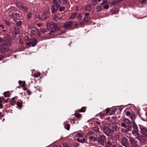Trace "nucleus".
<instances>
[{
  "label": "nucleus",
  "instance_id": "f257e3e1",
  "mask_svg": "<svg viewBox=\"0 0 147 147\" xmlns=\"http://www.w3.org/2000/svg\"><path fill=\"white\" fill-rule=\"evenodd\" d=\"M119 127L116 125H114L111 129L106 128L105 129V133L107 136H108L109 134L108 133H113L114 132L118 131L119 130Z\"/></svg>",
  "mask_w": 147,
  "mask_h": 147
},
{
  "label": "nucleus",
  "instance_id": "f03ea898",
  "mask_svg": "<svg viewBox=\"0 0 147 147\" xmlns=\"http://www.w3.org/2000/svg\"><path fill=\"white\" fill-rule=\"evenodd\" d=\"M4 41L6 42L7 41H8V43L4 42L1 46H0V51L2 53H3L5 51H7L8 49V47L10 45V41L9 40H7V41L5 40V39L4 40Z\"/></svg>",
  "mask_w": 147,
  "mask_h": 147
},
{
  "label": "nucleus",
  "instance_id": "7ed1b4c3",
  "mask_svg": "<svg viewBox=\"0 0 147 147\" xmlns=\"http://www.w3.org/2000/svg\"><path fill=\"white\" fill-rule=\"evenodd\" d=\"M50 12L49 10H47L43 12L42 15H40L38 16L39 19L41 20H46L49 18Z\"/></svg>",
  "mask_w": 147,
  "mask_h": 147
},
{
  "label": "nucleus",
  "instance_id": "20e7f679",
  "mask_svg": "<svg viewBox=\"0 0 147 147\" xmlns=\"http://www.w3.org/2000/svg\"><path fill=\"white\" fill-rule=\"evenodd\" d=\"M37 43V41L35 38H32L30 41L26 42V44L29 46L34 47Z\"/></svg>",
  "mask_w": 147,
  "mask_h": 147
},
{
  "label": "nucleus",
  "instance_id": "39448f33",
  "mask_svg": "<svg viewBox=\"0 0 147 147\" xmlns=\"http://www.w3.org/2000/svg\"><path fill=\"white\" fill-rule=\"evenodd\" d=\"M106 140L105 137V136L102 135L97 138V141L98 143H100L102 145H103L105 141Z\"/></svg>",
  "mask_w": 147,
  "mask_h": 147
},
{
  "label": "nucleus",
  "instance_id": "423d86ee",
  "mask_svg": "<svg viewBox=\"0 0 147 147\" xmlns=\"http://www.w3.org/2000/svg\"><path fill=\"white\" fill-rule=\"evenodd\" d=\"M129 141L132 147H137V142L134 138L130 137Z\"/></svg>",
  "mask_w": 147,
  "mask_h": 147
},
{
  "label": "nucleus",
  "instance_id": "0eeeda50",
  "mask_svg": "<svg viewBox=\"0 0 147 147\" xmlns=\"http://www.w3.org/2000/svg\"><path fill=\"white\" fill-rule=\"evenodd\" d=\"M73 24L71 21L66 22L63 25V27L66 29H69L72 26Z\"/></svg>",
  "mask_w": 147,
  "mask_h": 147
},
{
  "label": "nucleus",
  "instance_id": "6e6552de",
  "mask_svg": "<svg viewBox=\"0 0 147 147\" xmlns=\"http://www.w3.org/2000/svg\"><path fill=\"white\" fill-rule=\"evenodd\" d=\"M121 143L123 146H127V145L128 144L127 139L125 138L122 137L121 139Z\"/></svg>",
  "mask_w": 147,
  "mask_h": 147
},
{
  "label": "nucleus",
  "instance_id": "1a4fd4ad",
  "mask_svg": "<svg viewBox=\"0 0 147 147\" xmlns=\"http://www.w3.org/2000/svg\"><path fill=\"white\" fill-rule=\"evenodd\" d=\"M105 144L107 147H116V145L111 141H108Z\"/></svg>",
  "mask_w": 147,
  "mask_h": 147
},
{
  "label": "nucleus",
  "instance_id": "9d476101",
  "mask_svg": "<svg viewBox=\"0 0 147 147\" xmlns=\"http://www.w3.org/2000/svg\"><path fill=\"white\" fill-rule=\"evenodd\" d=\"M140 126L142 134L143 135L145 134L147 132V129L143 125H140Z\"/></svg>",
  "mask_w": 147,
  "mask_h": 147
},
{
  "label": "nucleus",
  "instance_id": "9b49d317",
  "mask_svg": "<svg viewBox=\"0 0 147 147\" xmlns=\"http://www.w3.org/2000/svg\"><path fill=\"white\" fill-rule=\"evenodd\" d=\"M132 134L136 137V138L138 139L139 138L140 134L138 132V131H132Z\"/></svg>",
  "mask_w": 147,
  "mask_h": 147
},
{
  "label": "nucleus",
  "instance_id": "f8f14e48",
  "mask_svg": "<svg viewBox=\"0 0 147 147\" xmlns=\"http://www.w3.org/2000/svg\"><path fill=\"white\" fill-rule=\"evenodd\" d=\"M138 139L142 143L146 141L145 137L141 135L139 136V138H138Z\"/></svg>",
  "mask_w": 147,
  "mask_h": 147
},
{
  "label": "nucleus",
  "instance_id": "ddd939ff",
  "mask_svg": "<svg viewBox=\"0 0 147 147\" xmlns=\"http://www.w3.org/2000/svg\"><path fill=\"white\" fill-rule=\"evenodd\" d=\"M132 126L133 129V130L132 131H138V126L134 121V123Z\"/></svg>",
  "mask_w": 147,
  "mask_h": 147
},
{
  "label": "nucleus",
  "instance_id": "4468645a",
  "mask_svg": "<svg viewBox=\"0 0 147 147\" xmlns=\"http://www.w3.org/2000/svg\"><path fill=\"white\" fill-rule=\"evenodd\" d=\"M89 140L90 141H97V138L94 137L93 136H90L89 138Z\"/></svg>",
  "mask_w": 147,
  "mask_h": 147
},
{
  "label": "nucleus",
  "instance_id": "2eb2a0df",
  "mask_svg": "<svg viewBox=\"0 0 147 147\" xmlns=\"http://www.w3.org/2000/svg\"><path fill=\"white\" fill-rule=\"evenodd\" d=\"M58 1L59 3H62L63 5H65L68 3L67 0H58Z\"/></svg>",
  "mask_w": 147,
  "mask_h": 147
},
{
  "label": "nucleus",
  "instance_id": "dca6fc26",
  "mask_svg": "<svg viewBox=\"0 0 147 147\" xmlns=\"http://www.w3.org/2000/svg\"><path fill=\"white\" fill-rule=\"evenodd\" d=\"M91 9V6L90 4H87L85 7V11H90Z\"/></svg>",
  "mask_w": 147,
  "mask_h": 147
},
{
  "label": "nucleus",
  "instance_id": "f3484780",
  "mask_svg": "<svg viewBox=\"0 0 147 147\" xmlns=\"http://www.w3.org/2000/svg\"><path fill=\"white\" fill-rule=\"evenodd\" d=\"M51 9L53 13H54L57 11V10L55 9V7L54 5H52L51 7Z\"/></svg>",
  "mask_w": 147,
  "mask_h": 147
},
{
  "label": "nucleus",
  "instance_id": "a211bd4d",
  "mask_svg": "<svg viewBox=\"0 0 147 147\" xmlns=\"http://www.w3.org/2000/svg\"><path fill=\"white\" fill-rule=\"evenodd\" d=\"M53 4L57 7V9H58V8L59 6V5L57 1L56 0H53Z\"/></svg>",
  "mask_w": 147,
  "mask_h": 147
},
{
  "label": "nucleus",
  "instance_id": "6ab92c4d",
  "mask_svg": "<svg viewBox=\"0 0 147 147\" xmlns=\"http://www.w3.org/2000/svg\"><path fill=\"white\" fill-rule=\"evenodd\" d=\"M14 32L16 35L18 34L19 33V29L18 27H16L14 28Z\"/></svg>",
  "mask_w": 147,
  "mask_h": 147
},
{
  "label": "nucleus",
  "instance_id": "aec40b11",
  "mask_svg": "<svg viewBox=\"0 0 147 147\" xmlns=\"http://www.w3.org/2000/svg\"><path fill=\"white\" fill-rule=\"evenodd\" d=\"M96 9L98 12H100L101 11L102 8L101 6L98 5L96 6Z\"/></svg>",
  "mask_w": 147,
  "mask_h": 147
},
{
  "label": "nucleus",
  "instance_id": "412c9836",
  "mask_svg": "<svg viewBox=\"0 0 147 147\" xmlns=\"http://www.w3.org/2000/svg\"><path fill=\"white\" fill-rule=\"evenodd\" d=\"M77 141L79 142H80V143H84L85 141L86 140L85 138H83L82 139V140H80L79 138H77Z\"/></svg>",
  "mask_w": 147,
  "mask_h": 147
},
{
  "label": "nucleus",
  "instance_id": "4be33fe9",
  "mask_svg": "<svg viewBox=\"0 0 147 147\" xmlns=\"http://www.w3.org/2000/svg\"><path fill=\"white\" fill-rule=\"evenodd\" d=\"M127 129H126V131H125V132H128L129 131H130L131 130V126L130 125H128L127 126Z\"/></svg>",
  "mask_w": 147,
  "mask_h": 147
},
{
  "label": "nucleus",
  "instance_id": "5701e85b",
  "mask_svg": "<svg viewBox=\"0 0 147 147\" xmlns=\"http://www.w3.org/2000/svg\"><path fill=\"white\" fill-rule=\"evenodd\" d=\"M123 121L124 122L127 124H129L130 123V120L127 119L125 118L123 120Z\"/></svg>",
  "mask_w": 147,
  "mask_h": 147
},
{
  "label": "nucleus",
  "instance_id": "b1692460",
  "mask_svg": "<svg viewBox=\"0 0 147 147\" xmlns=\"http://www.w3.org/2000/svg\"><path fill=\"white\" fill-rule=\"evenodd\" d=\"M84 135L83 133H78L76 136L77 137H82Z\"/></svg>",
  "mask_w": 147,
  "mask_h": 147
},
{
  "label": "nucleus",
  "instance_id": "393cba45",
  "mask_svg": "<svg viewBox=\"0 0 147 147\" xmlns=\"http://www.w3.org/2000/svg\"><path fill=\"white\" fill-rule=\"evenodd\" d=\"M16 5L17 7L19 8L22 7V4L20 2H17L16 3Z\"/></svg>",
  "mask_w": 147,
  "mask_h": 147
},
{
  "label": "nucleus",
  "instance_id": "a878e982",
  "mask_svg": "<svg viewBox=\"0 0 147 147\" xmlns=\"http://www.w3.org/2000/svg\"><path fill=\"white\" fill-rule=\"evenodd\" d=\"M76 13H72L71 16L70 18L71 19H73L76 17Z\"/></svg>",
  "mask_w": 147,
  "mask_h": 147
},
{
  "label": "nucleus",
  "instance_id": "bb28decb",
  "mask_svg": "<svg viewBox=\"0 0 147 147\" xmlns=\"http://www.w3.org/2000/svg\"><path fill=\"white\" fill-rule=\"evenodd\" d=\"M17 107H19L20 108L22 106V103L18 101L17 102Z\"/></svg>",
  "mask_w": 147,
  "mask_h": 147
},
{
  "label": "nucleus",
  "instance_id": "cd10ccee",
  "mask_svg": "<svg viewBox=\"0 0 147 147\" xmlns=\"http://www.w3.org/2000/svg\"><path fill=\"white\" fill-rule=\"evenodd\" d=\"M3 94L4 96L5 97H8L9 96V92L8 91L5 92L3 93Z\"/></svg>",
  "mask_w": 147,
  "mask_h": 147
},
{
  "label": "nucleus",
  "instance_id": "c85d7f7f",
  "mask_svg": "<svg viewBox=\"0 0 147 147\" xmlns=\"http://www.w3.org/2000/svg\"><path fill=\"white\" fill-rule=\"evenodd\" d=\"M90 19V18L89 17L86 16L84 18V22H86L88 21Z\"/></svg>",
  "mask_w": 147,
  "mask_h": 147
},
{
  "label": "nucleus",
  "instance_id": "c756f323",
  "mask_svg": "<svg viewBox=\"0 0 147 147\" xmlns=\"http://www.w3.org/2000/svg\"><path fill=\"white\" fill-rule=\"evenodd\" d=\"M53 19L55 21H56L58 19L59 17L57 15L55 14L54 16Z\"/></svg>",
  "mask_w": 147,
  "mask_h": 147
},
{
  "label": "nucleus",
  "instance_id": "7c9ffc66",
  "mask_svg": "<svg viewBox=\"0 0 147 147\" xmlns=\"http://www.w3.org/2000/svg\"><path fill=\"white\" fill-rule=\"evenodd\" d=\"M40 75V72H38L36 73H35L34 75V76L35 77L37 78Z\"/></svg>",
  "mask_w": 147,
  "mask_h": 147
},
{
  "label": "nucleus",
  "instance_id": "2f4dec72",
  "mask_svg": "<svg viewBox=\"0 0 147 147\" xmlns=\"http://www.w3.org/2000/svg\"><path fill=\"white\" fill-rule=\"evenodd\" d=\"M22 22L21 21H19L16 22V24L18 26H19L21 25Z\"/></svg>",
  "mask_w": 147,
  "mask_h": 147
},
{
  "label": "nucleus",
  "instance_id": "473e14b6",
  "mask_svg": "<svg viewBox=\"0 0 147 147\" xmlns=\"http://www.w3.org/2000/svg\"><path fill=\"white\" fill-rule=\"evenodd\" d=\"M65 9V7H64L63 6H60L59 7V11L61 12L63 10H64Z\"/></svg>",
  "mask_w": 147,
  "mask_h": 147
},
{
  "label": "nucleus",
  "instance_id": "72a5a7b5",
  "mask_svg": "<svg viewBox=\"0 0 147 147\" xmlns=\"http://www.w3.org/2000/svg\"><path fill=\"white\" fill-rule=\"evenodd\" d=\"M121 125L122 127H124L125 128H126L127 126L125 123H122L121 124Z\"/></svg>",
  "mask_w": 147,
  "mask_h": 147
},
{
  "label": "nucleus",
  "instance_id": "f704fd0d",
  "mask_svg": "<svg viewBox=\"0 0 147 147\" xmlns=\"http://www.w3.org/2000/svg\"><path fill=\"white\" fill-rule=\"evenodd\" d=\"M97 3L96 0H92V5H95Z\"/></svg>",
  "mask_w": 147,
  "mask_h": 147
},
{
  "label": "nucleus",
  "instance_id": "c9c22d12",
  "mask_svg": "<svg viewBox=\"0 0 147 147\" xmlns=\"http://www.w3.org/2000/svg\"><path fill=\"white\" fill-rule=\"evenodd\" d=\"M94 134V132L93 131H89L86 135V136H90Z\"/></svg>",
  "mask_w": 147,
  "mask_h": 147
},
{
  "label": "nucleus",
  "instance_id": "e433bc0d",
  "mask_svg": "<svg viewBox=\"0 0 147 147\" xmlns=\"http://www.w3.org/2000/svg\"><path fill=\"white\" fill-rule=\"evenodd\" d=\"M85 107H82L81 109L80 110V111L82 112H84L85 111Z\"/></svg>",
  "mask_w": 147,
  "mask_h": 147
},
{
  "label": "nucleus",
  "instance_id": "4c0bfd02",
  "mask_svg": "<svg viewBox=\"0 0 147 147\" xmlns=\"http://www.w3.org/2000/svg\"><path fill=\"white\" fill-rule=\"evenodd\" d=\"M40 32L42 33H45L46 32V30L45 28L42 29L40 30Z\"/></svg>",
  "mask_w": 147,
  "mask_h": 147
},
{
  "label": "nucleus",
  "instance_id": "58836bf2",
  "mask_svg": "<svg viewBox=\"0 0 147 147\" xmlns=\"http://www.w3.org/2000/svg\"><path fill=\"white\" fill-rule=\"evenodd\" d=\"M99 115L100 117L101 118H102L105 115V114L104 113H101L99 114Z\"/></svg>",
  "mask_w": 147,
  "mask_h": 147
},
{
  "label": "nucleus",
  "instance_id": "ea45409f",
  "mask_svg": "<svg viewBox=\"0 0 147 147\" xmlns=\"http://www.w3.org/2000/svg\"><path fill=\"white\" fill-rule=\"evenodd\" d=\"M28 18L29 19L32 16V13H29L27 15Z\"/></svg>",
  "mask_w": 147,
  "mask_h": 147
},
{
  "label": "nucleus",
  "instance_id": "a19ab883",
  "mask_svg": "<svg viewBox=\"0 0 147 147\" xmlns=\"http://www.w3.org/2000/svg\"><path fill=\"white\" fill-rule=\"evenodd\" d=\"M125 114L127 116H130L131 113L129 111H127L126 112Z\"/></svg>",
  "mask_w": 147,
  "mask_h": 147
},
{
  "label": "nucleus",
  "instance_id": "79ce46f5",
  "mask_svg": "<svg viewBox=\"0 0 147 147\" xmlns=\"http://www.w3.org/2000/svg\"><path fill=\"white\" fill-rule=\"evenodd\" d=\"M103 7L105 9H108L109 8V6L108 4H106V5L103 6Z\"/></svg>",
  "mask_w": 147,
  "mask_h": 147
},
{
  "label": "nucleus",
  "instance_id": "37998d69",
  "mask_svg": "<svg viewBox=\"0 0 147 147\" xmlns=\"http://www.w3.org/2000/svg\"><path fill=\"white\" fill-rule=\"evenodd\" d=\"M75 115L77 117H81L80 115L78 113H75Z\"/></svg>",
  "mask_w": 147,
  "mask_h": 147
},
{
  "label": "nucleus",
  "instance_id": "c03bdc74",
  "mask_svg": "<svg viewBox=\"0 0 147 147\" xmlns=\"http://www.w3.org/2000/svg\"><path fill=\"white\" fill-rule=\"evenodd\" d=\"M5 23L8 26H9L11 24V23L7 21H5Z\"/></svg>",
  "mask_w": 147,
  "mask_h": 147
},
{
  "label": "nucleus",
  "instance_id": "a18cd8bd",
  "mask_svg": "<svg viewBox=\"0 0 147 147\" xmlns=\"http://www.w3.org/2000/svg\"><path fill=\"white\" fill-rule=\"evenodd\" d=\"M117 2H116V0H115V1H112L111 2V3L112 5H116V3Z\"/></svg>",
  "mask_w": 147,
  "mask_h": 147
},
{
  "label": "nucleus",
  "instance_id": "49530a36",
  "mask_svg": "<svg viewBox=\"0 0 147 147\" xmlns=\"http://www.w3.org/2000/svg\"><path fill=\"white\" fill-rule=\"evenodd\" d=\"M147 0H140V1L142 3H146Z\"/></svg>",
  "mask_w": 147,
  "mask_h": 147
},
{
  "label": "nucleus",
  "instance_id": "de8ad7c7",
  "mask_svg": "<svg viewBox=\"0 0 147 147\" xmlns=\"http://www.w3.org/2000/svg\"><path fill=\"white\" fill-rule=\"evenodd\" d=\"M31 33L32 35H34L35 34V32L34 30H32L31 31Z\"/></svg>",
  "mask_w": 147,
  "mask_h": 147
},
{
  "label": "nucleus",
  "instance_id": "09e8293b",
  "mask_svg": "<svg viewBox=\"0 0 147 147\" xmlns=\"http://www.w3.org/2000/svg\"><path fill=\"white\" fill-rule=\"evenodd\" d=\"M78 19H81L82 17L81 14L80 13L78 15Z\"/></svg>",
  "mask_w": 147,
  "mask_h": 147
},
{
  "label": "nucleus",
  "instance_id": "8fccbe9b",
  "mask_svg": "<svg viewBox=\"0 0 147 147\" xmlns=\"http://www.w3.org/2000/svg\"><path fill=\"white\" fill-rule=\"evenodd\" d=\"M102 1H103V2L101 4V5H102L107 3V0H102Z\"/></svg>",
  "mask_w": 147,
  "mask_h": 147
},
{
  "label": "nucleus",
  "instance_id": "3c124183",
  "mask_svg": "<svg viewBox=\"0 0 147 147\" xmlns=\"http://www.w3.org/2000/svg\"><path fill=\"white\" fill-rule=\"evenodd\" d=\"M66 129L67 130H69L70 129V127L68 124H67V127H66Z\"/></svg>",
  "mask_w": 147,
  "mask_h": 147
},
{
  "label": "nucleus",
  "instance_id": "603ef678",
  "mask_svg": "<svg viewBox=\"0 0 147 147\" xmlns=\"http://www.w3.org/2000/svg\"><path fill=\"white\" fill-rule=\"evenodd\" d=\"M42 25V23H38L37 24V26L38 27H40Z\"/></svg>",
  "mask_w": 147,
  "mask_h": 147
},
{
  "label": "nucleus",
  "instance_id": "864d4df0",
  "mask_svg": "<svg viewBox=\"0 0 147 147\" xmlns=\"http://www.w3.org/2000/svg\"><path fill=\"white\" fill-rule=\"evenodd\" d=\"M63 147H69L68 145L66 144H63Z\"/></svg>",
  "mask_w": 147,
  "mask_h": 147
},
{
  "label": "nucleus",
  "instance_id": "5fc2aeb1",
  "mask_svg": "<svg viewBox=\"0 0 147 147\" xmlns=\"http://www.w3.org/2000/svg\"><path fill=\"white\" fill-rule=\"evenodd\" d=\"M16 15V16H18V17L19 16V15H18V14L17 13H14V14H13V16L14 17V18L15 17V15Z\"/></svg>",
  "mask_w": 147,
  "mask_h": 147
},
{
  "label": "nucleus",
  "instance_id": "6e6d98bb",
  "mask_svg": "<svg viewBox=\"0 0 147 147\" xmlns=\"http://www.w3.org/2000/svg\"><path fill=\"white\" fill-rule=\"evenodd\" d=\"M22 8H23V9L24 10L26 11H28V9L25 7H23Z\"/></svg>",
  "mask_w": 147,
  "mask_h": 147
},
{
  "label": "nucleus",
  "instance_id": "4d7b16f0",
  "mask_svg": "<svg viewBox=\"0 0 147 147\" xmlns=\"http://www.w3.org/2000/svg\"><path fill=\"white\" fill-rule=\"evenodd\" d=\"M106 112L107 113H108L109 112V109L107 108L106 109Z\"/></svg>",
  "mask_w": 147,
  "mask_h": 147
},
{
  "label": "nucleus",
  "instance_id": "13d9d810",
  "mask_svg": "<svg viewBox=\"0 0 147 147\" xmlns=\"http://www.w3.org/2000/svg\"><path fill=\"white\" fill-rule=\"evenodd\" d=\"M116 2L117 3H120L122 1H123V0H116Z\"/></svg>",
  "mask_w": 147,
  "mask_h": 147
},
{
  "label": "nucleus",
  "instance_id": "bf43d9fd",
  "mask_svg": "<svg viewBox=\"0 0 147 147\" xmlns=\"http://www.w3.org/2000/svg\"><path fill=\"white\" fill-rule=\"evenodd\" d=\"M12 102H11L10 104L11 105L13 106L15 104V102H14V101H12Z\"/></svg>",
  "mask_w": 147,
  "mask_h": 147
},
{
  "label": "nucleus",
  "instance_id": "052dcab7",
  "mask_svg": "<svg viewBox=\"0 0 147 147\" xmlns=\"http://www.w3.org/2000/svg\"><path fill=\"white\" fill-rule=\"evenodd\" d=\"M3 39L2 38L0 37V42H2L3 41Z\"/></svg>",
  "mask_w": 147,
  "mask_h": 147
},
{
  "label": "nucleus",
  "instance_id": "680f3d73",
  "mask_svg": "<svg viewBox=\"0 0 147 147\" xmlns=\"http://www.w3.org/2000/svg\"><path fill=\"white\" fill-rule=\"evenodd\" d=\"M126 129H121V131L123 132L127 133V132H125V131H126Z\"/></svg>",
  "mask_w": 147,
  "mask_h": 147
},
{
  "label": "nucleus",
  "instance_id": "e2e57ef3",
  "mask_svg": "<svg viewBox=\"0 0 147 147\" xmlns=\"http://www.w3.org/2000/svg\"><path fill=\"white\" fill-rule=\"evenodd\" d=\"M0 27L2 28V29H4V27L3 25L1 24L0 25Z\"/></svg>",
  "mask_w": 147,
  "mask_h": 147
},
{
  "label": "nucleus",
  "instance_id": "0e129e2a",
  "mask_svg": "<svg viewBox=\"0 0 147 147\" xmlns=\"http://www.w3.org/2000/svg\"><path fill=\"white\" fill-rule=\"evenodd\" d=\"M50 24L49 22L47 23V27H48L49 26H50Z\"/></svg>",
  "mask_w": 147,
  "mask_h": 147
},
{
  "label": "nucleus",
  "instance_id": "69168bd1",
  "mask_svg": "<svg viewBox=\"0 0 147 147\" xmlns=\"http://www.w3.org/2000/svg\"><path fill=\"white\" fill-rule=\"evenodd\" d=\"M89 15V13H85V15L86 16H87V17H88L87 16H88V15Z\"/></svg>",
  "mask_w": 147,
  "mask_h": 147
},
{
  "label": "nucleus",
  "instance_id": "338daca9",
  "mask_svg": "<svg viewBox=\"0 0 147 147\" xmlns=\"http://www.w3.org/2000/svg\"><path fill=\"white\" fill-rule=\"evenodd\" d=\"M23 89L24 90H26L27 89V88L26 87H24Z\"/></svg>",
  "mask_w": 147,
  "mask_h": 147
},
{
  "label": "nucleus",
  "instance_id": "774afa93",
  "mask_svg": "<svg viewBox=\"0 0 147 147\" xmlns=\"http://www.w3.org/2000/svg\"><path fill=\"white\" fill-rule=\"evenodd\" d=\"M2 107V105L1 104H0V108H1Z\"/></svg>",
  "mask_w": 147,
  "mask_h": 147
}]
</instances>
